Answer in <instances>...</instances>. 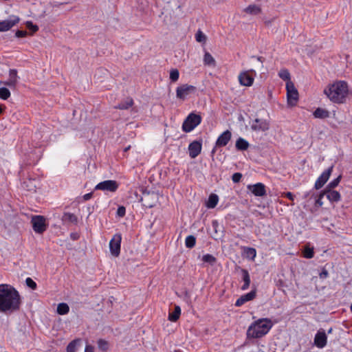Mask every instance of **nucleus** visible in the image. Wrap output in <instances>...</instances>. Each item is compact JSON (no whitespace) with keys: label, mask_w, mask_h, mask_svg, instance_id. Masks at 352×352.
Wrapping results in <instances>:
<instances>
[{"label":"nucleus","mask_w":352,"mask_h":352,"mask_svg":"<svg viewBox=\"0 0 352 352\" xmlns=\"http://www.w3.org/2000/svg\"><path fill=\"white\" fill-rule=\"evenodd\" d=\"M22 305L19 292L12 285L0 284V312L10 315L19 311Z\"/></svg>","instance_id":"f257e3e1"},{"label":"nucleus","mask_w":352,"mask_h":352,"mask_svg":"<svg viewBox=\"0 0 352 352\" xmlns=\"http://www.w3.org/2000/svg\"><path fill=\"white\" fill-rule=\"evenodd\" d=\"M348 85L345 81L339 80L329 85L324 90V94L333 102L341 104L345 102L348 94Z\"/></svg>","instance_id":"f03ea898"},{"label":"nucleus","mask_w":352,"mask_h":352,"mask_svg":"<svg viewBox=\"0 0 352 352\" xmlns=\"http://www.w3.org/2000/svg\"><path fill=\"white\" fill-rule=\"evenodd\" d=\"M273 324L269 318H261L249 326L247 337L249 338H260L265 336L272 329Z\"/></svg>","instance_id":"7ed1b4c3"},{"label":"nucleus","mask_w":352,"mask_h":352,"mask_svg":"<svg viewBox=\"0 0 352 352\" xmlns=\"http://www.w3.org/2000/svg\"><path fill=\"white\" fill-rule=\"evenodd\" d=\"M201 122L200 115L190 113L184 120L182 124V129L184 132L189 133L197 126Z\"/></svg>","instance_id":"20e7f679"},{"label":"nucleus","mask_w":352,"mask_h":352,"mask_svg":"<svg viewBox=\"0 0 352 352\" xmlns=\"http://www.w3.org/2000/svg\"><path fill=\"white\" fill-rule=\"evenodd\" d=\"M159 194L152 191H144L142 193L141 201L143 205L148 208H152L158 202Z\"/></svg>","instance_id":"39448f33"},{"label":"nucleus","mask_w":352,"mask_h":352,"mask_svg":"<svg viewBox=\"0 0 352 352\" xmlns=\"http://www.w3.org/2000/svg\"><path fill=\"white\" fill-rule=\"evenodd\" d=\"M287 103L291 106H295L298 100V92L294 85L291 81H288L286 85Z\"/></svg>","instance_id":"423d86ee"},{"label":"nucleus","mask_w":352,"mask_h":352,"mask_svg":"<svg viewBox=\"0 0 352 352\" xmlns=\"http://www.w3.org/2000/svg\"><path fill=\"white\" fill-rule=\"evenodd\" d=\"M122 236L120 234H116L109 241V250L113 256H118L120 253Z\"/></svg>","instance_id":"0eeeda50"},{"label":"nucleus","mask_w":352,"mask_h":352,"mask_svg":"<svg viewBox=\"0 0 352 352\" xmlns=\"http://www.w3.org/2000/svg\"><path fill=\"white\" fill-rule=\"evenodd\" d=\"M118 188V184L115 180H105L98 184L95 190H100L103 191H109L114 192Z\"/></svg>","instance_id":"6e6552de"},{"label":"nucleus","mask_w":352,"mask_h":352,"mask_svg":"<svg viewBox=\"0 0 352 352\" xmlns=\"http://www.w3.org/2000/svg\"><path fill=\"white\" fill-rule=\"evenodd\" d=\"M251 129L256 132H265L270 129V123L267 120L256 118L252 122Z\"/></svg>","instance_id":"1a4fd4ad"},{"label":"nucleus","mask_w":352,"mask_h":352,"mask_svg":"<svg viewBox=\"0 0 352 352\" xmlns=\"http://www.w3.org/2000/svg\"><path fill=\"white\" fill-rule=\"evenodd\" d=\"M196 89H197L195 86L190 85L188 84L182 85L177 88V98L184 100L187 96L190 95V94L195 93L196 91Z\"/></svg>","instance_id":"9d476101"},{"label":"nucleus","mask_w":352,"mask_h":352,"mask_svg":"<svg viewBox=\"0 0 352 352\" xmlns=\"http://www.w3.org/2000/svg\"><path fill=\"white\" fill-rule=\"evenodd\" d=\"M19 17L17 16H10L8 19L0 21V32H6L10 30L13 26L19 22Z\"/></svg>","instance_id":"9b49d317"},{"label":"nucleus","mask_w":352,"mask_h":352,"mask_svg":"<svg viewBox=\"0 0 352 352\" xmlns=\"http://www.w3.org/2000/svg\"><path fill=\"white\" fill-rule=\"evenodd\" d=\"M250 72L255 73L254 69L241 72L239 75V83L243 86L250 87L254 82V78L250 75Z\"/></svg>","instance_id":"f8f14e48"},{"label":"nucleus","mask_w":352,"mask_h":352,"mask_svg":"<svg viewBox=\"0 0 352 352\" xmlns=\"http://www.w3.org/2000/svg\"><path fill=\"white\" fill-rule=\"evenodd\" d=\"M314 343V345L319 349H323L326 346L327 343V336L324 330L320 329L318 331L315 335Z\"/></svg>","instance_id":"ddd939ff"},{"label":"nucleus","mask_w":352,"mask_h":352,"mask_svg":"<svg viewBox=\"0 0 352 352\" xmlns=\"http://www.w3.org/2000/svg\"><path fill=\"white\" fill-rule=\"evenodd\" d=\"M333 166H331L329 168H327L326 170H324L320 177L317 179L316 183H315V188L318 190L321 188L324 184L328 181L329 179L330 175H331L332 170H333Z\"/></svg>","instance_id":"4468645a"},{"label":"nucleus","mask_w":352,"mask_h":352,"mask_svg":"<svg viewBox=\"0 0 352 352\" xmlns=\"http://www.w3.org/2000/svg\"><path fill=\"white\" fill-rule=\"evenodd\" d=\"M248 188L255 196L262 197L266 194L265 186L262 183H257L254 185H248Z\"/></svg>","instance_id":"2eb2a0df"},{"label":"nucleus","mask_w":352,"mask_h":352,"mask_svg":"<svg viewBox=\"0 0 352 352\" xmlns=\"http://www.w3.org/2000/svg\"><path fill=\"white\" fill-rule=\"evenodd\" d=\"M189 155L191 158H195L201 153V143L198 141H193L188 146Z\"/></svg>","instance_id":"dca6fc26"},{"label":"nucleus","mask_w":352,"mask_h":352,"mask_svg":"<svg viewBox=\"0 0 352 352\" xmlns=\"http://www.w3.org/2000/svg\"><path fill=\"white\" fill-rule=\"evenodd\" d=\"M256 290L255 289L252 290L250 292H249L246 294L242 295L240 298H239L235 302V306L241 307L245 302L252 300L256 297Z\"/></svg>","instance_id":"f3484780"},{"label":"nucleus","mask_w":352,"mask_h":352,"mask_svg":"<svg viewBox=\"0 0 352 352\" xmlns=\"http://www.w3.org/2000/svg\"><path fill=\"white\" fill-rule=\"evenodd\" d=\"M231 137V132L229 130H226L217 138L216 142V146H224L227 145L228 142L230 140Z\"/></svg>","instance_id":"a211bd4d"},{"label":"nucleus","mask_w":352,"mask_h":352,"mask_svg":"<svg viewBox=\"0 0 352 352\" xmlns=\"http://www.w3.org/2000/svg\"><path fill=\"white\" fill-rule=\"evenodd\" d=\"M325 196L331 202H338L340 200V194L334 190H324Z\"/></svg>","instance_id":"6ab92c4d"},{"label":"nucleus","mask_w":352,"mask_h":352,"mask_svg":"<svg viewBox=\"0 0 352 352\" xmlns=\"http://www.w3.org/2000/svg\"><path fill=\"white\" fill-rule=\"evenodd\" d=\"M32 228L35 232L43 233L47 228L46 221H32Z\"/></svg>","instance_id":"aec40b11"},{"label":"nucleus","mask_w":352,"mask_h":352,"mask_svg":"<svg viewBox=\"0 0 352 352\" xmlns=\"http://www.w3.org/2000/svg\"><path fill=\"white\" fill-rule=\"evenodd\" d=\"M242 272V278L243 280V285L241 286V289L245 291L248 289L250 284V274L246 270H241Z\"/></svg>","instance_id":"412c9836"},{"label":"nucleus","mask_w":352,"mask_h":352,"mask_svg":"<svg viewBox=\"0 0 352 352\" xmlns=\"http://www.w3.org/2000/svg\"><path fill=\"white\" fill-rule=\"evenodd\" d=\"M203 265L207 264L213 266L217 263V258L212 254H206L201 258Z\"/></svg>","instance_id":"4be33fe9"},{"label":"nucleus","mask_w":352,"mask_h":352,"mask_svg":"<svg viewBox=\"0 0 352 352\" xmlns=\"http://www.w3.org/2000/svg\"><path fill=\"white\" fill-rule=\"evenodd\" d=\"M329 115L330 113L329 111L322 108H317L314 112V116L316 118H327L329 117Z\"/></svg>","instance_id":"5701e85b"},{"label":"nucleus","mask_w":352,"mask_h":352,"mask_svg":"<svg viewBox=\"0 0 352 352\" xmlns=\"http://www.w3.org/2000/svg\"><path fill=\"white\" fill-rule=\"evenodd\" d=\"M219 197L216 194H211L206 202V206L208 208H214L218 204Z\"/></svg>","instance_id":"b1692460"},{"label":"nucleus","mask_w":352,"mask_h":352,"mask_svg":"<svg viewBox=\"0 0 352 352\" xmlns=\"http://www.w3.org/2000/svg\"><path fill=\"white\" fill-rule=\"evenodd\" d=\"M249 143L242 138H239L236 142V148L239 151H245L249 147Z\"/></svg>","instance_id":"393cba45"},{"label":"nucleus","mask_w":352,"mask_h":352,"mask_svg":"<svg viewBox=\"0 0 352 352\" xmlns=\"http://www.w3.org/2000/svg\"><path fill=\"white\" fill-rule=\"evenodd\" d=\"M80 342L81 339L80 338L72 340L67 346V352H76Z\"/></svg>","instance_id":"a878e982"},{"label":"nucleus","mask_w":352,"mask_h":352,"mask_svg":"<svg viewBox=\"0 0 352 352\" xmlns=\"http://www.w3.org/2000/svg\"><path fill=\"white\" fill-rule=\"evenodd\" d=\"M180 314H181V308L179 306L176 305L175 307L174 311L171 313H169L168 320L172 322H175L179 319Z\"/></svg>","instance_id":"bb28decb"},{"label":"nucleus","mask_w":352,"mask_h":352,"mask_svg":"<svg viewBox=\"0 0 352 352\" xmlns=\"http://www.w3.org/2000/svg\"><path fill=\"white\" fill-rule=\"evenodd\" d=\"M133 104V100L131 98H127L124 101L120 103L118 105L115 106L116 109H128L129 107H132Z\"/></svg>","instance_id":"cd10ccee"},{"label":"nucleus","mask_w":352,"mask_h":352,"mask_svg":"<svg viewBox=\"0 0 352 352\" xmlns=\"http://www.w3.org/2000/svg\"><path fill=\"white\" fill-rule=\"evenodd\" d=\"M243 252L248 258L254 260L256 256V251L253 248L244 247Z\"/></svg>","instance_id":"c85d7f7f"},{"label":"nucleus","mask_w":352,"mask_h":352,"mask_svg":"<svg viewBox=\"0 0 352 352\" xmlns=\"http://www.w3.org/2000/svg\"><path fill=\"white\" fill-rule=\"evenodd\" d=\"M69 311V307L67 303L61 302L57 306V313L60 315L67 314Z\"/></svg>","instance_id":"c756f323"},{"label":"nucleus","mask_w":352,"mask_h":352,"mask_svg":"<svg viewBox=\"0 0 352 352\" xmlns=\"http://www.w3.org/2000/svg\"><path fill=\"white\" fill-rule=\"evenodd\" d=\"M34 179L25 181L22 184L23 188L27 189L28 191H35L36 185L34 184Z\"/></svg>","instance_id":"7c9ffc66"},{"label":"nucleus","mask_w":352,"mask_h":352,"mask_svg":"<svg viewBox=\"0 0 352 352\" xmlns=\"http://www.w3.org/2000/svg\"><path fill=\"white\" fill-rule=\"evenodd\" d=\"M245 12L251 14H258L261 12V8L256 5H250L245 9Z\"/></svg>","instance_id":"2f4dec72"},{"label":"nucleus","mask_w":352,"mask_h":352,"mask_svg":"<svg viewBox=\"0 0 352 352\" xmlns=\"http://www.w3.org/2000/svg\"><path fill=\"white\" fill-rule=\"evenodd\" d=\"M303 256L306 258H311L314 256V248H310L308 245L305 247L303 250Z\"/></svg>","instance_id":"473e14b6"},{"label":"nucleus","mask_w":352,"mask_h":352,"mask_svg":"<svg viewBox=\"0 0 352 352\" xmlns=\"http://www.w3.org/2000/svg\"><path fill=\"white\" fill-rule=\"evenodd\" d=\"M196 239L192 235H189L186 238L185 245L188 248H192L195 245Z\"/></svg>","instance_id":"72a5a7b5"},{"label":"nucleus","mask_w":352,"mask_h":352,"mask_svg":"<svg viewBox=\"0 0 352 352\" xmlns=\"http://www.w3.org/2000/svg\"><path fill=\"white\" fill-rule=\"evenodd\" d=\"M342 176L339 175L337 178L334 179L333 181H331L325 188L324 190H333L334 188L338 186L340 180H341Z\"/></svg>","instance_id":"f704fd0d"},{"label":"nucleus","mask_w":352,"mask_h":352,"mask_svg":"<svg viewBox=\"0 0 352 352\" xmlns=\"http://www.w3.org/2000/svg\"><path fill=\"white\" fill-rule=\"evenodd\" d=\"M98 347L102 351H107L109 349V343L103 339L98 340Z\"/></svg>","instance_id":"c9c22d12"},{"label":"nucleus","mask_w":352,"mask_h":352,"mask_svg":"<svg viewBox=\"0 0 352 352\" xmlns=\"http://www.w3.org/2000/svg\"><path fill=\"white\" fill-rule=\"evenodd\" d=\"M10 96V91L6 87L0 88V98L7 100Z\"/></svg>","instance_id":"e433bc0d"},{"label":"nucleus","mask_w":352,"mask_h":352,"mask_svg":"<svg viewBox=\"0 0 352 352\" xmlns=\"http://www.w3.org/2000/svg\"><path fill=\"white\" fill-rule=\"evenodd\" d=\"M204 61L205 64L208 65H214V62H215L214 58L208 52H206V54L204 55Z\"/></svg>","instance_id":"4c0bfd02"},{"label":"nucleus","mask_w":352,"mask_h":352,"mask_svg":"<svg viewBox=\"0 0 352 352\" xmlns=\"http://www.w3.org/2000/svg\"><path fill=\"white\" fill-rule=\"evenodd\" d=\"M195 38L199 43H204L206 41V35L201 30L197 31L195 34Z\"/></svg>","instance_id":"58836bf2"},{"label":"nucleus","mask_w":352,"mask_h":352,"mask_svg":"<svg viewBox=\"0 0 352 352\" xmlns=\"http://www.w3.org/2000/svg\"><path fill=\"white\" fill-rule=\"evenodd\" d=\"M278 75H279V77L284 80L289 81V80H290V74L288 72V70H287V69L280 70Z\"/></svg>","instance_id":"ea45409f"},{"label":"nucleus","mask_w":352,"mask_h":352,"mask_svg":"<svg viewBox=\"0 0 352 352\" xmlns=\"http://www.w3.org/2000/svg\"><path fill=\"white\" fill-rule=\"evenodd\" d=\"M179 76V71L177 69H172L170 73V78L173 82H176Z\"/></svg>","instance_id":"a19ab883"},{"label":"nucleus","mask_w":352,"mask_h":352,"mask_svg":"<svg viewBox=\"0 0 352 352\" xmlns=\"http://www.w3.org/2000/svg\"><path fill=\"white\" fill-rule=\"evenodd\" d=\"M126 208L124 206H121L118 208L116 211V217L117 218H122L125 215Z\"/></svg>","instance_id":"79ce46f5"},{"label":"nucleus","mask_w":352,"mask_h":352,"mask_svg":"<svg viewBox=\"0 0 352 352\" xmlns=\"http://www.w3.org/2000/svg\"><path fill=\"white\" fill-rule=\"evenodd\" d=\"M325 196V194H324V192L323 191L322 192H321L319 195H316L315 197V202H316V205L317 206H322L323 203L322 201V197Z\"/></svg>","instance_id":"37998d69"},{"label":"nucleus","mask_w":352,"mask_h":352,"mask_svg":"<svg viewBox=\"0 0 352 352\" xmlns=\"http://www.w3.org/2000/svg\"><path fill=\"white\" fill-rule=\"evenodd\" d=\"M25 283L28 287L32 289H35L36 288V283L31 278H27L25 280Z\"/></svg>","instance_id":"c03bdc74"},{"label":"nucleus","mask_w":352,"mask_h":352,"mask_svg":"<svg viewBox=\"0 0 352 352\" xmlns=\"http://www.w3.org/2000/svg\"><path fill=\"white\" fill-rule=\"evenodd\" d=\"M26 26L32 32H36L38 30V27L36 25L33 24L31 21H27Z\"/></svg>","instance_id":"a18cd8bd"},{"label":"nucleus","mask_w":352,"mask_h":352,"mask_svg":"<svg viewBox=\"0 0 352 352\" xmlns=\"http://www.w3.org/2000/svg\"><path fill=\"white\" fill-rule=\"evenodd\" d=\"M9 79L12 80L16 82L17 81V72L15 69H10L9 72Z\"/></svg>","instance_id":"49530a36"},{"label":"nucleus","mask_w":352,"mask_h":352,"mask_svg":"<svg viewBox=\"0 0 352 352\" xmlns=\"http://www.w3.org/2000/svg\"><path fill=\"white\" fill-rule=\"evenodd\" d=\"M242 178V174L240 173H235L232 176V180L234 183H238Z\"/></svg>","instance_id":"de8ad7c7"},{"label":"nucleus","mask_w":352,"mask_h":352,"mask_svg":"<svg viewBox=\"0 0 352 352\" xmlns=\"http://www.w3.org/2000/svg\"><path fill=\"white\" fill-rule=\"evenodd\" d=\"M27 219H30V220L34 221V220H45V217L41 215H27Z\"/></svg>","instance_id":"09e8293b"},{"label":"nucleus","mask_w":352,"mask_h":352,"mask_svg":"<svg viewBox=\"0 0 352 352\" xmlns=\"http://www.w3.org/2000/svg\"><path fill=\"white\" fill-rule=\"evenodd\" d=\"M62 220H77V218L71 213H65L64 216L62 218Z\"/></svg>","instance_id":"8fccbe9b"},{"label":"nucleus","mask_w":352,"mask_h":352,"mask_svg":"<svg viewBox=\"0 0 352 352\" xmlns=\"http://www.w3.org/2000/svg\"><path fill=\"white\" fill-rule=\"evenodd\" d=\"M252 58H256V60L259 63V67L261 68H263V63L264 61V58L261 56H252L251 57Z\"/></svg>","instance_id":"3c124183"},{"label":"nucleus","mask_w":352,"mask_h":352,"mask_svg":"<svg viewBox=\"0 0 352 352\" xmlns=\"http://www.w3.org/2000/svg\"><path fill=\"white\" fill-rule=\"evenodd\" d=\"M27 34L26 31L23 30H17L15 33V36L18 38H21L25 36Z\"/></svg>","instance_id":"603ef678"},{"label":"nucleus","mask_w":352,"mask_h":352,"mask_svg":"<svg viewBox=\"0 0 352 352\" xmlns=\"http://www.w3.org/2000/svg\"><path fill=\"white\" fill-rule=\"evenodd\" d=\"M328 275H329V273H328L327 270H326L324 269L322 270V271L319 274L320 278L322 279H324V278H327Z\"/></svg>","instance_id":"864d4df0"},{"label":"nucleus","mask_w":352,"mask_h":352,"mask_svg":"<svg viewBox=\"0 0 352 352\" xmlns=\"http://www.w3.org/2000/svg\"><path fill=\"white\" fill-rule=\"evenodd\" d=\"M84 352H94V348L93 346L87 344L85 346Z\"/></svg>","instance_id":"5fc2aeb1"},{"label":"nucleus","mask_w":352,"mask_h":352,"mask_svg":"<svg viewBox=\"0 0 352 352\" xmlns=\"http://www.w3.org/2000/svg\"><path fill=\"white\" fill-rule=\"evenodd\" d=\"M16 82L15 81L9 79L7 82H4V85L10 86V87H12V86H14L16 85Z\"/></svg>","instance_id":"6e6d98bb"},{"label":"nucleus","mask_w":352,"mask_h":352,"mask_svg":"<svg viewBox=\"0 0 352 352\" xmlns=\"http://www.w3.org/2000/svg\"><path fill=\"white\" fill-rule=\"evenodd\" d=\"M70 237L73 240H77L79 239V234L76 232L71 233Z\"/></svg>","instance_id":"4d7b16f0"},{"label":"nucleus","mask_w":352,"mask_h":352,"mask_svg":"<svg viewBox=\"0 0 352 352\" xmlns=\"http://www.w3.org/2000/svg\"><path fill=\"white\" fill-rule=\"evenodd\" d=\"M285 197H287L288 199H289L290 200H294V195L290 192H287L285 193Z\"/></svg>","instance_id":"13d9d810"},{"label":"nucleus","mask_w":352,"mask_h":352,"mask_svg":"<svg viewBox=\"0 0 352 352\" xmlns=\"http://www.w3.org/2000/svg\"><path fill=\"white\" fill-rule=\"evenodd\" d=\"M91 196H92L91 193H87V194L84 195V199L85 200H88V199H89L91 197Z\"/></svg>","instance_id":"bf43d9fd"},{"label":"nucleus","mask_w":352,"mask_h":352,"mask_svg":"<svg viewBox=\"0 0 352 352\" xmlns=\"http://www.w3.org/2000/svg\"><path fill=\"white\" fill-rule=\"evenodd\" d=\"M89 210H90V208H86V212H88V213H89V214L90 215Z\"/></svg>","instance_id":"052dcab7"},{"label":"nucleus","mask_w":352,"mask_h":352,"mask_svg":"<svg viewBox=\"0 0 352 352\" xmlns=\"http://www.w3.org/2000/svg\"><path fill=\"white\" fill-rule=\"evenodd\" d=\"M3 112V109H2V107L0 105V114H1Z\"/></svg>","instance_id":"680f3d73"},{"label":"nucleus","mask_w":352,"mask_h":352,"mask_svg":"<svg viewBox=\"0 0 352 352\" xmlns=\"http://www.w3.org/2000/svg\"><path fill=\"white\" fill-rule=\"evenodd\" d=\"M328 229H329V230H331L332 232H336L335 230H331L330 228H328Z\"/></svg>","instance_id":"e2e57ef3"},{"label":"nucleus","mask_w":352,"mask_h":352,"mask_svg":"<svg viewBox=\"0 0 352 352\" xmlns=\"http://www.w3.org/2000/svg\"><path fill=\"white\" fill-rule=\"evenodd\" d=\"M129 148H130V146H129V147H126V148L124 149V151H128V150L129 149Z\"/></svg>","instance_id":"0e129e2a"},{"label":"nucleus","mask_w":352,"mask_h":352,"mask_svg":"<svg viewBox=\"0 0 352 352\" xmlns=\"http://www.w3.org/2000/svg\"><path fill=\"white\" fill-rule=\"evenodd\" d=\"M215 153V148H213V150L212 151V154H214Z\"/></svg>","instance_id":"69168bd1"},{"label":"nucleus","mask_w":352,"mask_h":352,"mask_svg":"<svg viewBox=\"0 0 352 352\" xmlns=\"http://www.w3.org/2000/svg\"><path fill=\"white\" fill-rule=\"evenodd\" d=\"M331 331H332V329H330L328 331V333H331Z\"/></svg>","instance_id":"338daca9"},{"label":"nucleus","mask_w":352,"mask_h":352,"mask_svg":"<svg viewBox=\"0 0 352 352\" xmlns=\"http://www.w3.org/2000/svg\"><path fill=\"white\" fill-rule=\"evenodd\" d=\"M351 311L352 312V304L351 305Z\"/></svg>","instance_id":"774afa93"}]
</instances>
